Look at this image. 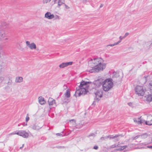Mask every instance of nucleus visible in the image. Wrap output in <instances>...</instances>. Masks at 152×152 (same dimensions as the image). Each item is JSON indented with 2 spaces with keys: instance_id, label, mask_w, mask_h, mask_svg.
<instances>
[{
  "instance_id": "f257e3e1",
  "label": "nucleus",
  "mask_w": 152,
  "mask_h": 152,
  "mask_svg": "<svg viewBox=\"0 0 152 152\" xmlns=\"http://www.w3.org/2000/svg\"><path fill=\"white\" fill-rule=\"evenodd\" d=\"M88 64L89 66L92 68L89 70L91 73L98 72L102 70L106 67L103 59L100 58L91 59L89 61Z\"/></svg>"
},
{
  "instance_id": "f03ea898",
  "label": "nucleus",
  "mask_w": 152,
  "mask_h": 152,
  "mask_svg": "<svg viewBox=\"0 0 152 152\" xmlns=\"http://www.w3.org/2000/svg\"><path fill=\"white\" fill-rule=\"evenodd\" d=\"M93 84L91 82L82 81L79 86L78 88L76 89L75 92L76 96H80L85 94L88 92L90 86Z\"/></svg>"
},
{
  "instance_id": "7ed1b4c3",
  "label": "nucleus",
  "mask_w": 152,
  "mask_h": 152,
  "mask_svg": "<svg viewBox=\"0 0 152 152\" xmlns=\"http://www.w3.org/2000/svg\"><path fill=\"white\" fill-rule=\"evenodd\" d=\"M93 84L95 86L96 91L94 94L96 100L98 101L103 96V89L102 88V81L101 80H98L94 82Z\"/></svg>"
},
{
  "instance_id": "20e7f679",
  "label": "nucleus",
  "mask_w": 152,
  "mask_h": 152,
  "mask_svg": "<svg viewBox=\"0 0 152 152\" xmlns=\"http://www.w3.org/2000/svg\"><path fill=\"white\" fill-rule=\"evenodd\" d=\"M103 90L105 91H108L113 87V82L111 78H108L105 80L102 83Z\"/></svg>"
},
{
  "instance_id": "39448f33",
  "label": "nucleus",
  "mask_w": 152,
  "mask_h": 152,
  "mask_svg": "<svg viewBox=\"0 0 152 152\" xmlns=\"http://www.w3.org/2000/svg\"><path fill=\"white\" fill-rule=\"evenodd\" d=\"M148 90L145 86H137L135 88V92L138 96H143L147 93Z\"/></svg>"
},
{
  "instance_id": "423d86ee",
  "label": "nucleus",
  "mask_w": 152,
  "mask_h": 152,
  "mask_svg": "<svg viewBox=\"0 0 152 152\" xmlns=\"http://www.w3.org/2000/svg\"><path fill=\"white\" fill-rule=\"evenodd\" d=\"M44 17L45 18L51 20L54 18L55 20H60V17L57 15H55L51 13L50 12H46L45 15Z\"/></svg>"
},
{
  "instance_id": "0eeeda50",
  "label": "nucleus",
  "mask_w": 152,
  "mask_h": 152,
  "mask_svg": "<svg viewBox=\"0 0 152 152\" xmlns=\"http://www.w3.org/2000/svg\"><path fill=\"white\" fill-rule=\"evenodd\" d=\"M144 97V100L148 102H150L152 101V91L150 89L148 90L147 93L145 94Z\"/></svg>"
},
{
  "instance_id": "6e6552de",
  "label": "nucleus",
  "mask_w": 152,
  "mask_h": 152,
  "mask_svg": "<svg viewBox=\"0 0 152 152\" xmlns=\"http://www.w3.org/2000/svg\"><path fill=\"white\" fill-rule=\"evenodd\" d=\"M17 134L26 138H28L29 136L28 134L24 130H19L17 131Z\"/></svg>"
},
{
  "instance_id": "1a4fd4ad",
  "label": "nucleus",
  "mask_w": 152,
  "mask_h": 152,
  "mask_svg": "<svg viewBox=\"0 0 152 152\" xmlns=\"http://www.w3.org/2000/svg\"><path fill=\"white\" fill-rule=\"evenodd\" d=\"M6 37V34L4 31L0 29V40H3L6 41L8 40V38L7 37Z\"/></svg>"
},
{
  "instance_id": "9d476101",
  "label": "nucleus",
  "mask_w": 152,
  "mask_h": 152,
  "mask_svg": "<svg viewBox=\"0 0 152 152\" xmlns=\"http://www.w3.org/2000/svg\"><path fill=\"white\" fill-rule=\"evenodd\" d=\"M26 45L31 50H35L36 49V45L34 42L31 43L27 41L26 42Z\"/></svg>"
},
{
  "instance_id": "9b49d317",
  "label": "nucleus",
  "mask_w": 152,
  "mask_h": 152,
  "mask_svg": "<svg viewBox=\"0 0 152 152\" xmlns=\"http://www.w3.org/2000/svg\"><path fill=\"white\" fill-rule=\"evenodd\" d=\"M73 64V62L70 61L69 62L62 63L59 66L60 68H63L69 66Z\"/></svg>"
},
{
  "instance_id": "f8f14e48",
  "label": "nucleus",
  "mask_w": 152,
  "mask_h": 152,
  "mask_svg": "<svg viewBox=\"0 0 152 152\" xmlns=\"http://www.w3.org/2000/svg\"><path fill=\"white\" fill-rule=\"evenodd\" d=\"M48 102L50 107H51L53 106L54 107L56 106L55 100L51 98H49Z\"/></svg>"
},
{
  "instance_id": "ddd939ff",
  "label": "nucleus",
  "mask_w": 152,
  "mask_h": 152,
  "mask_svg": "<svg viewBox=\"0 0 152 152\" xmlns=\"http://www.w3.org/2000/svg\"><path fill=\"white\" fill-rule=\"evenodd\" d=\"M118 145H117L116 144L113 145L111 146L110 147L111 148H113L117 146L118 147V148L116 149V150L118 151H121L124 150L125 148H126L127 147V146L126 145H124L122 146H118Z\"/></svg>"
},
{
  "instance_id": "4468645a",
  "label": "nucleus",
  "mask_w": 152,
  "mask_h": 152,
  "mask_svg": "<svg viewBox=\"0 0 152 152\" xmlns=\"http://www.w3.org/2000/svg\"><path fill=\"white\" fill-rule=\"evenodd\" d=\"M134 122L136 124H141L145 121L141 117L140 118H135L133 119Z\"/></svg>"
},
{
  "instance_id": "2eb2a0df",
  "label": "nucleus",
  "mask_w": 152,
  "mask_h": 152,
  "mask_svg": "<svg viewBox=\"0 0 152 152\" xmlns=\"http://www.w3.org/2000/svg\"><path fill=\"white\" fill-rule=\"evenodd\" d=\"M55 3L58 4V7H59L63 4H64V0H54Z\"/></svg>"
},
{
  "instance_id": "dca6fc26",
  "label": "nucleus",
  "mask_w": 152,
  "mask_h": 152,
  "mask_svg": "<svg viewBox=\"0 0 152 152\" xmlns=\"http://www.w3.org/2000/svg\"><path fill=\"white\" fill-rule=\"evenodd\" d=\"M148 119H151L150 121H145L146 125H151L152 124V116L151 115H149L148 117Z\"/></svg>"
},
{
  "instance_id": "f3484780",
  "label": "nucleus",
  "mask_w": 152,
  "mask_h": 152,
  "mask_svg": "<svg viewBox=\"0 0 152 152\" xmlns=\"http://www.w3.org/2000/svg\"><path fill=\"white\" fill-rule=\"evenodd\" d=\"M122 137L121 135H115V136L112 135L108 137H109L110 139H114L116 138L115 139L117 141L118 140L120 139V138Z\"/></svg>"
},
{
  "instance_id": "a211bd4d",
  "label": "nucleus",
  "mask_w": 152,
  "mask_h": 152,
  "mask_svg": "<svg viewBox=\"0 0 152 152\" xmlns=\"http://www.w3.org/2000/svg\"><path fill=\"white\" fill-rule=\"evenodd\" d=\"M39 103L41 104H45V101L44 98L42 96H40L39 97Z\"/></svg>"
},
{
  "instance_id": "6ab92c4d",
  "label": "nucleus",
  "mask_w": 152,
  "mask_h": 152,
  "mask_svg": "<svg viewBox=\"0 0 152 152\" xmlns=\"http://www.w3.org/2000/svg\"><path fill=\"white\" fill-rule=\"evenodd\" d=\"M23 78L21 77H18L15 78V82L17 83H20L22 82Z\"/></svg>"
},
{
  "instance_id": "aec40b11",
  "label": "nucleus",
  "mask_w": 152,
  "mask_h": 152,
  "mask_svg": "<svg viewBox=\"0 0 152 152\" xmlns=\"http://www.w3.org/2000/svg\"><path fill=\"white\" fill-rule=\"evenodd\" d=\"M65 96L67 98H68L70 96V91L68 89L67 90L65 94Z\"/></svg>"
},
{
  "instance_id": "412c9836",
  "label": "nucleus",
  "mask_w": 152,
  "mask_h": 152,
  "mask_svg": "<svg viewBox=\"0 0 152 152\" xmlns=\"http://www.w3.org/2000/svg\"><path fill=\"white\" fill-rule=\"evenodd\" d=\"M121 42L120 41H118V42H115L113 44H110L109 45H108L107 46V47L109 46H110L111 47H113L115 45H116L118 44L119 43Z\"/></svg>"
},
{
  "instance_id": "4be33fe9",
  "label": "nucleus",
  "mask_w": 152,
  "mask_h": 152,
  "mask_svg": "<svg viewBox=\"0 0 152 152\" xmlns=\"http://www.w3.org/2000/svg\"><path fill=\"white\" fill-rule=\"evenodd\" d=\"M148 88L152 91V80L151 81L148 85Z\"/></svg>"
},
{
  "instance_id": "5701e85b",
  "label": "nucleus",
  "mask_w": 152,
  "mask_h": 152,
  "mask_svg": "<svg viewBox=\"0 0 152 152\" xmlns=\"http://www.w3.org/2000/svg\"><path fill=\"white\" fill-rule=\"evenodd\" d=\"M69 122L70 124H72V125L75 126V121L74 119H72L69 121Z\"/></svg>"
},
{
  "instance_id": "b1692460",
  "label": "nucleus",
  "mask_w": 152,
  "mask_h": 152,
  "mask_svg": "<svg viewBox=\"0 0 152 152\" xmlns=\"http://www.w3.org/2000/svg\"><path fill=\"white\" fill-rule=\"evenodd\" d=\"M51 0H43L42 2L43 4H45L49 3Z\"/></svg>"
},
{
  "instance_id": "393cba45",
  "label": "nucleus",
  "mask_w": 152,
  "mask_h": 152,
  "mask_svg": "<svg viewBox=\"0 0 152 152\" xmlns=\"http://www.w3.org/2000/svg\"><path fill=\"white\" fill-rule=\"evenodd\" d=\"M147 136L148 135L146 133L143 134L141 136V137L143 138H146Z\"/></svg>"
},
{
  "instance_id": "a878e982",
  "label": "nucleus",
  "mask_w": 152,
  "mask_h": 152,
  "mask_svg": "<svg viewBox=\"0 0 152 152\" xmlns=\"http://www.w3.org/2000/svg\"><path fill=\"white\" fill-rule=\"evenodd\" d=\"M4 80V77L2 76H0V84Z\"/></svg>"
},
{
  "instance_id": "bb28decb",
  "label": "nucleus",
  "mask_w": 152,
  "mask_h": 152,
  "mask_svg": "<svg viewBox=\"0 0 152 152\" xmlns=\"http://www.w3.org/2000/svg\"><path fill=\"white\" fill-rule=\"evenodd\" d=\"M40 128L39 127H38L37 126H34L33 127V128L34 129H36V130H38Z\"/></svg>"
},
{
  "instance_id": "cd10ccee",
  "label": "nucleus",
  "mask_w": 152,
  "mask_h": 152,
  "mask_svg": "<svg viewBox=\"0 0 152 152\" xmlns=\"http://www.w3.org/2000/svg\"><path fill=\"white\" fill-rule=\"evenodd\" d=\"M17 134V131L14 132H13L10 133L8 135L10 136L12 135Z\"/></svg>"
},
{
  "instance_id": "c85d7f7f",
  "label": "nucleus",
  "mask_w": 152,
  "mask_h": 152,
  "mask_svg": "<svg viewBox=\"0 0 152 152\" xmlns=\"http://www.w3.org/2000/svg\"><path fill=\"white\" fill-rule=\"evenodd\" d=\"M29 120V117L28 116V114H27L26 118V122Z\"/></svg>"
},
{
  "instance_id": "c756f323",
  "label": "nucleus",
  "mask_w": 152,
  "mask_h": 152,
  "mask_svg": "<svg viewBox=\"0 0 152 152\" xmlns=\"http://www.w3.org/2000/svg\"><path fill=\"white\" fill-rule=\"evenodd\" d=\"M65 102H69V100L68 99L65 98L63 100Z\"/></svg>"
},
{
  "instance_id": "7c9ffc66",
  "label": "nucleus",
  "mask_w": 152,
  "mask_h": 152,
  "mask_svg": "<svg viewBox=\"0 0 152 152\" xmlns=\"http://www.w3.org/2000/svg\"><path fill=\"white\" fill-rule=\"evenodd\" d=\"M119 38L120 40L119 41H120L121 42V40L125 38L124 37V36L122 37L121 36H120Z\"/></svg>"
},
{
  "instance_id": "2f4dec72",
  "label": "nucleus",
  "mask_w": 152,
  "mask_h": 152,
  "mask_svg": "<svg viewBox=\"0 0 152 152\" xmlns=\"http://www.w3.org/2000/svg\"><path fill=\"white\" fill-rule=\"evenodd\" d=\"M129 34V33H128V32L126 33L124 35V37L125 38L126 37H127V36H128Z\"/></svg>"
},
{
  "instance_id": "473e14b6",
  "label": "nucleus",
  "mask_w": 152,
  "mask_h": 152,
  "mask_svg": "<svg viewBox=\"0 0 152 152\" xmlns=\"http://www.w3.org/2000/svg\"><path fill=\"white\" fill-rule=\"evenodd\" d=\"M64 4L65 7L66 9L68 10V9H69V7L66 4Z\"/></svg>"
},
{
  "instance_id": "72a5a7b5",
  "label": "nucleus",
  "mask_w": 152,
  "mask_h": 152,
  "mask_svg": "<svg viewBox=\"0 0 152 152\" xmlns=\"http://www.w3.org/2000/svg\"><path fill=\"white\" fill-rule=\"evenodd\" d=\"M107 137H102L100 138V139L102 140H105L106 139H107Z\"/></svg>"
},
{
  "instance_id": "f704fd0d",
  "label": "nucleus",
  "mask_w": 152,
  "mask_h": 152,
  "mask_svg": "<svg viewBox=\"0 0 152 152\" xmlns=\"http://www.w3.org/2000/svg\"><path fill=\"white\" fill-rule=\"evenodd\" d=\"M93 148H94V149L95 150H97L98 149V146H97V145H95L94 147Z\"/></svg>"
},
{
  "instance_id": "c9c22d12",
  "label": "nucleus",
  "mask_w": 152,
  "mask_h": 152,
  "mask_svg": "<svg viewBox=\"0 0 152 152\" xmlns=\"http://www.w3.org/2000/svg\"><path fill=\"white\" fill-rule=\"evenodd\" d=\"M128 104L130 106H132V103L131 102L129 103Z\"/></svg>"
},
{
  "instance_id": "e433bc0d",
  "label": "nucleus",
  "mask_w": 152,
  "mask_h": 152,
  "mask_svg": "<svg viewBox=\"0 0 152 152\" xmlns=\"http://www.w3.org/2000/svg\"><path fill=\"white\" fill-rule=\"evenodd\" d=\"M27 122H26V123H24V124H23V126H27Z\"/></svg>"
},
{
  "instance_id": "4c0bfd02",
  "label": "nucleus",
  "mask_w": 152,
  "mask_h": 152,
  "mask_svg": "<svg viewBox=\"0 0 152 152\" xmlns=\"http://www.w3.org/2000/svg\"><path fill=\"white\" fill-rule=\"evenodd\" d=\"M83 2L84 3H86L87 2V0H83Z\"/></svg>"
},
{
  "instance_id": "58836bf2",
  "label": "nucleus",
  "mask_w": 152,
  "mask_h": 152,
  "mask_svg": "<svg viewBox=\"0 0 152 152\" xmlns=\"http://www.w3.org/2000/svg\"><path fill=\"white\" fill-rule=\"evenodd\" d=\"M57 136H61V134L60 133H57L56 134Z\"/></svg>"
},
{
  "instance_id": "ea45409f",
  "label": "nucleus",
  "mask_w": 152,
  "mask_h": 152,
  "mask_svg": "<svg viewBox=\"0 0 152 152\" xmlns=\"http://www.w3.org/2000/svg\"><path fill=\"white\" fill-rule=\"evenodd\" d=\"M103 6V4H100V8H101Z\"/></svg>"
},
{
  "instance_id": "a19ab883",
  "label": "nucleus",
  "mask_w": 152,
  "mask_h": 152,
  "mask_svg": "<svg viewBox=\"0 0 152 152\" xmlns=\"http://www.w3.org/2000/svg\"><path fill=\"white\" fill-rule=\"evenodd\" d=\"M94 135H94V134L92 133V134H91V135H89V136H94Z\"/></svg>"
},
{
  "instance_id": "79ce46f5",
  "label": "nucleus",
  "mask_w": 152,
  "mask_h": 152,
  "mask_svg": "<svg viewBox=\"0 0 152 152\" xmlns=\"http://www.w3.org/2000/svg\"><path fill=\"white\" fill-rule=\"evenodd\" d=\"M148 147L150 148H152V146H148Z\"/></svg>"
},
{
  "instance_id": "37998d69",
  "label": "nucleus",
  "mask_w": 152,
  "mask_h": 152,
  "mask_svg": "<svg viewBox=\"0 0 152 152\" xmlns=\"http://www.w3.org/2000/svg\"><path fill=\"white\" fill-rule=\"evenodd\" d=\"M2 68L1 65L0 64V72H1V70Z\"/></svg>"
},
{
  "instance_id": "c03bdc74",
  "label": "nucleus",
  "mask_w": 152,
  "mask_h": 152,
  "mask_svg": "<svg viewBox=\"0 0 152 152\" xmlns=\"http://www.w3.org/2000/svg\"><path fill=\"white\" fill-rule=\"evenodd\" d=\"M149 77V76H147L145 78V80H146V81H147V79Z\"/></svg>"
},
{
  "instance_id": "a18cd8bd",
  "label": "nucleus",
  "mask_w": 152,
  "mask_h": 152,
  "mask_svg": "<svg viewBox=\"0 0 152 152\" xmlns=\"http://www.w3.org/2000/svg\"><path fill=\"white\" fill-rule=\"evenodd\" d=\"M138 137L137 136L136 137H134V139H136Z\"/></svg>"
},
{
  "instance_id": "49530a36",
  "label": "nucleus",
  "mask_w": 152,
  "mask_h": 152,
  "mask_svg": "<svg viewBox=\"0 0 152 152\" xmlns=\"http://www.w3.org/2000/svg\"><path fill=\"white\" fill-rule=\"evenodd\" d=\"M23 145H23H23H22V147H20V148H22V147H23Z\"/></svg>"
}]
</instances>
